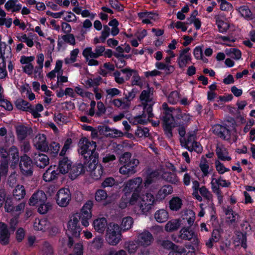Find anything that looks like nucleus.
<instances>
[{
    "label": "nucleus",
    "instance_id": "37998d69",
    "mask_svg": "<svg viewBox=\"0 0 255 255\" xmlns=\"http://www.w3.org/2000/svg\"><path fill=\"white\" fill-rule=\"evenodd\" d=\"M216 23L217 24L218 27L219 28V31L220 32L223 33L229 29V24L220 19L219 17H216Z\"/></svg>",
    "mask_w": 255,
    "mask_h": 255
},
{
    "label": "nucleus",
    "instance_id": "423d86ee",
    "mask_svg": "<svg viewBox=\"0 0 255 255\" xmlns=\"http://www.w3.org/2000/svg\"><path fill=\"white\" fill-rule=\"evenodd\" d=\"M161 120L164 132L168 138H171L173 136L172 130L177 125L172 113L163 112Z\"/></svg>",
    "mask_w": 255,
    "mask_h": 255
},
{
    "label": "nucleus",
    "instance_id": "a211bd4d",
    "mask_svg": "<svg viewBox=\"0 0 255 255\" xmlns=\"http://www.w3.org/2000/svg\"><path fill=\"white\" fill-rule=\"evenodd\" d=\"M153 117H150L143 108L142 114L140 115H138L134 117H131L128 119L129 122L130 124L136 125L138 124L144 125L147 123L148 121H150V119Z\"/></svg>",
    "mask_w": 255,
    "mask_h": 255
},
{
    "label": "nucleus",
    "instance_id": "0e129e2a",
    "mask_svg": "<svg viewBox=\"0 0 255 255\" xmlns=\"http://www.w3.org/2000/svg\"><path fill=\"white\" fill-rule=\"evenodd\" d=\"M103 245V240L100 237L95 238L91 243L92 247L97 250L101 249Z\"/></svg>",
    "mask_w": 255,
    "mask_h": 255
},
{
    "label": "nucleus",
    "instance_id": "c85d7f7f",
    "mask_svg": "<svg viewBox=\"0 0 255 255\" xmlns=\"http://www.w3.org/2000/svg\"><path fill=\"white\" fill-rule=\"evenodd\" d=\"M107 225V220L105 218L97 219L93 222V226L95 230L100 233L104 232Z\"/></svg>",
    "mask_w": 255,
    "mask_h": 255
},
{
    "label": "nucleus",
    "instance_id": "f3484780",
    "mask_svg": "<svg viewBox=\"0 0 255 255\" xmlns=\"http://www.w3.org/2000/svg\"><path fill=\"white\" fill-rule=\"evenodd\" d=\"M213 132L224 139L229 140L231 138V132L226 127L216 125L213 127Z\"/></svg>",
    "mask_w": 255,
    "mask_h": 255
},
{
    "label": "nucleus",
    "instance_id": "5fc2aeb1",
    "mask_svg": "<svg viewBox=\"0 0 255 255\" xmlns=\"http://www.w3.org/2000/svg\"><path fill=\"white\" fill-rule=\"evenodd\" d=\"M79 52V50L78 48H76L72 50L70 53V58H66L65 59V62L66 64L70 63H74L76 61V57Z\"/></svg>",
    "mask_w": 255,
    "mask_h": 255
},
{
    "label": "nucleus",
    "instance_id": "f704fd0d",
    "mask_svg": "<svg viewBox=\"0 0 255 255\" xmlns=\"http://www.w3.org/2000/svg\"><path fill=\"white\" fill-rule=\"evenodd\" d=\"M58 173L52 170V166L49 167L43 175V179L45 182H50L57 178Z\"/></svg>",
    "mask_w": 255,
    "mask_h": 255
},
{
    "label": "nucleus",
    "instance_id": "603ef678",
    "mask_svg": "<svg viewBox=\"0 0 255 255\" xmlns=\"http://www.w3.org/2000/svg\"><path fill=\"white\" fill-rule=\"evenodd\" d=\"M131 154L130 152H126L122 154L119 158L120 163L124 165L127 163L131 162Z\"/></svg>",
    "mask_w": 255,
    "mask_h": 255
},
{
    "label": "nucleus",
    "instance_id": "680f3d73",
    "mask_svg": "<svg viewBox=\"0 0 255 255\" xmlns=\"http://www.w3.org/2000/svg\"><path fill=\"white\" fill-rule=\"evenodd\" d=\"M187 149L190 151L194 150L198 153H201L202 151V147L201 144L196 141L192 143L189 146H188Z\"/></svg>",
    "mask_w": 255,
    "mask_h": 255
},
{
    "label": "nucleus",
    "instance_id": "338daca9",
    "mask_svg": "<svg viewBox=\"0 0 255 255\" xmlns=\"http://www.w3.org/2000/svg\"><path fill=\"white\" fill-rule=\"evenodd\" d=\"M37 206H38V212L41 214H46L51 208L50 204L45 203V202L39 204Z\"/></svg>",
    "mask_w": 255,
    "mask_h": 255
},
{
    "label": "nucleus",
    "instance_id": "bf43d9fd",
    "mask_svg": "<svg viewBox=\"0 0 255 255\" xmlns=\"http://www.w3.org/2000/svg\"><path fill=\"white\" fill-rule=\"evenodd\" d=\"M110 28L107 25H104L103 30L102 31L101 35L100 37V39L102 43H104L106 38L110 35Z\"/></svg>",
    "mask_w": 255,
    "mask_h": 255
},
{
    "label": "nucleus",
    "instance_id": "a19ab883",
    "mask_svg": "<svg viewBox=\"0 0 255 255\" xmlns=\"http://www.w3.org/2000/svg\"><path fill=\"white\" fill-rule=\"evenodd\" d=\"M133 219L130 217H126L123 219L121 225V230L126 231L130 229L133 224Z\"/></svg>",
    "mask_w": 255,
    "mask_h": 255
},
{
    "label": "nucleus",
    "instance_id": "4be33fe9",
    "mask_svg": "<svg viewBox=\"0 0 255 255\" xmlns=\"http://www.w3.org/2000/svg\"><path fill=\"white\" fill-rule=\"evenodd\" d=\"M10 233L7 225L3 223H0V243L1 245L8 244Z\"/></svg>",
    "mask_w": 255,
    "mask_h": 255
},
{
    "label": "nucleus",
    "instance_id": "79ce46f5",
    "mask_svg": "<svg viewBox=\"0 0 255 255\" xmlns=\"http://www.w3.org/2000/svg\"><path fill=\"white\" fill-rule=\"evenodd\" d=\"M220 238V235L218 230H214L212 232V237L208 241L206 242V245L209 248H212L214 243L218 241Z\"/></svg>",
    "mask_w": 255,
    "mask_h": 255
},
{
    "label": "nucleus",
    "instance_id": "9d476101",
    "mask_svg": "<svg viewBox=\"0 0 255 255\" xmlns=\"http://www.w3.org/2000/svg\"><path fill=\"white\" fill-rule=\"evenodd\" d=\"M157 201L154 196L150 193H147L143 195L139 203V207L143 214L148 212L152 207V206Z\"/></svg>",
    "mask_w": 255,
    "mask_h": 255
},
{
    "label": "nucleus",
    "instance_id": "b1692460",
    "mask_svg": "<svg viewBox=\"0 0 255 255\" xmlns=\"http://www.w3.org/2000/svg\"><path fill=\"white\" fill-rule=\"evenodd\" d=\"M16 133L17 136V139L22 141L24 140L32 132L30 128L25 127L23 125H19L15 127Z\"/></svg>",
    "mask_w": 255,
    "mask_h": 255
},
{
    "label": "nucleus",
    "instance_id": "aec40b11",
    "mask_svg": "<svg viewBox=\"0 0 255 255\" xmlns=\"http://www.w3.org/2000/svg\"><path fill=\"white\" fill-rule=\"evenodd\" d=\"M72 162L67 157H61L59 159L58 169L62 174L68 173L71 168Z\"/></svg>",
    "mask_w": 255,
    "mask_h": 255
},
{
    "label": "nucleus",
    "instance_id": "c756f323",
    "mask_svg": "<svg viewBox=\"0 0 255 255\" xmlns=\"http://www.w3.org/2000/svg\"><path fill=\"white\" fill-rule=\"evenodd\" d=\"M0 57L7 58L8 60H10L12 57L10 47L1 42H0Z\"/></svg>",
    "mask_w": 255,
    "mask_h": 255
},
{
    "label": "nucleus",
    "instance_id": "f257e3e1",
    "mask_svg": "<svg viewBox=\"0 0 255 255\" xmlns=\"http://www.w3.org/2000/svg\"><path fill=\"white\" fill-rule=\"evenodd\" d=\"M78 145V152L85 160L84 164L92 160L95 162L97 159H99V153L96 150V142L90 141L87 138L84 137L80 139Z\"/></svg>",
    "mask_w": 255,
    "mask_h": 255
},
{
    "label": "nucleus",
    "instance_id": "20e7f679",
    "mask_svg": "<svg viewBox=\"0 0 255 255\" xmlns=\"http://www.w3.org/2000/svg\"><path fill=\"white\" fill-rule=\"evenodd\" d=\"M80 220V215L78 213H76L70 218L67 223V229L66 230V234L68 237L73 236V237L77 238L80 236L81 229L79 224Z\"/></svg>",
    "mask_w": 255,
    "mask_h": 255
},
{
    "label": "nucleus",
    "instance_id": "0eeeda50",
    "mask_svg": "<svg viewBox=\"0 0 255 255\" xmlns=\"http://www.w3.org/2000/svg\"><path fill=\"white\" fill-rule=\"evenodd\" d=\"M99 160L97 159V161H94L86 163L85 168L86 170L90 173L91 177L95 180H98L102 177L103 173V167L101 164L98 163Z\"/></svg>",
    "mask_w": 255,
    "mask_h": 255
},
{
    "label": "nucleus",
    "instance_id": "09e8293b",
    "mask_svg": "<svg viewBox=\"0 0 255 255\" xmlns=\"http://www.w3.org/2000/svg\"><path fill=\"white\" fill-rule=\"evenodd\" d=\"M199 192L201 195L207 200H212L213 195L205 186L200 188Z\"/></svg>",
    "mask_w": 255,
    "mask_h": 255
},
{
    "label": "nucleus",
    "instance_id": "473e14b6",
    "mask_svg": "<svg viewBox=\"0 0 255 255\" xmlns=\"http://www.w3.org/2000/svg\"><path fill=\"white\" fill-rule=\"evenodd\" d=\"M169 208L173 211L179 210L183 205L182 200L178 197H173L169 202Z\"/></svg>",
    "mask_w": 255,
    "mask_h": 255
},
{
    "label": "nucleus",
    "instance_id": "6e6d98bb",
    "mask_svg": "<svg viewBox=\"0 0 255 255\" xmlns=\"http://www.w3.org/2000/svg\"><path fill=\"white\" fill-rule=\"evenodd\" d=\"M107 194L106 192L104 190H98L95 193V200L98 202H100L102 200H104L107 198Z\"/></svg>",
    "mask_w": 255,
    "mask_h": 255
},
{
    "label": "nucleus",
    "instance_id": "e2e57ef3",
    "mask_svg": "<svg viewBox=\"0 0 255 255\" xmlns=\"http://www.w3.org/2000/svg\"><path fill=\"white\" fill-rule=\"evenodd\" d=\"M8 163L7 160H1L0 164V176H5L8 171Z\"/></svg>",
    "mask_w": 255,
    "mask_h": 255
},
{
    "label": "nucleus",
    "instance_id": "6ab92c4d",
    "mask_svg": "<svg viewBox=\"0 0 255 255\" xmlns=\"http://www.w3.org/2000/svg\"><path fill=\"white\" fill-rule=\"evenodd\" d=\"M190 50V48L188 47L181 51L178 58V63L180 68L186 67L187 64L191 60V55L188 53Z\"/></svg>",
    "mask_w": 255,
    "mask_h": 255
},
{
    "label": "nucleus",
    "instance_id": "f03ea898",
    "mask_svg": "<svg viewBox=\"0 0 255 255\" xmlns=\"http://www.w3.org/2000/svg\"><path fill=\"white\" fill-rule=\"evenodd\" d=\"M154 88L148 87L146 90H143L139 96L140 100L142 102V105L144 110H146L147 113L150 117H153L152 106L154 102Z\"/></svg>",
    "mask_w": 255,
    "mask_h": 255
},
{
    "label": "nucleus",
    "instance_id": "c03bdc74",
    "mask_svg": "<svg viewBox=\"0 0 255 255\" xmlns=\"http://www.w3.org/2000/svg\"><path fill=\"white\" fill-rule=\"evenodd\" d=\"M157 242L159 246L166 250H171L172 247H174V243L168 240H158Z\"/></svg>",
    "mask_w": 255,
    "mask_h": 255
},
{
    "label": "nucleus",
    "instance_id": "4c0bfd02",
    "mask_svg": "<svg viewBox=\"0 0 255 255\" xmlns=\"http://www.w3.org/2000/svg\"><path fill=\"white\" fill-rule=\"evenodd\" d=\"M161 177L163 180L172 184H177L179 182V179L174 172H164Z\"/></svg>",
    "mask_w": 255,
    "mask_h": 255
},
{
    "label": "nucleus",
    "instance_id": "393cba45",
    "mask_svg": "<svg viewBox=\"0 0 255 255\" xmlns=\"http://www.w3.org/2000/svg\"><path fill=\"white\" fill-rule=\"evenodd\" d=\"M85 166L82 163H78L71 166L69 177L72 179H75L77 176L85 172Z\"/></svg>",
    "mask_w": 255,
    "mask_h": 255
},
{
    "label": "nucleus",
    "instance_id": "dca6fc26",
    "mask_svg": "<svg viewBox=\"0 0 255 255\" xmlns=\"http://www.w3.org/2000/svg\"><path fill=\"white\" fill-rule=\"evenodd\" d=\"M47 197L45 193L42 190H38L32 194L30 198L28 204L30 206H36L46 202Z\"/></svg>",
    "mask_w": 255,
    "mask_h": 255
},
{
    "label": "nucleus",
    "instance_id": "39448f33",
    "mask_svg": "<svg viewBox=\"0 0 255 255\" xmlns=\"http://www.w3.org/2000/svg\"><path fill=\"white\" fill-rule=\"evenodd\" d=\"M161 120L164 132L168 138H171L173 136L172 130L177 125L172 113L163 112Z\"/></svg>",
    "mask_w": 255,
    "mask_h": 255
},
{
    "label": "nucleus",
    "instance_id": "e433bc0d",
    "mask_svg": "<svg viewBox=\"0 0 255 255\" xmlns=\"http://www.w3.org/2000/svg\"><path fill=\"white\" fill-rule=\"evenodd\" d=\"M25 190L23 185H17L13 191V196L16 200H20L25 195Z\"/></svg>",
    "mask_w": 255,
    "mask_h": 255
},
{
    "label": "nucleus",
    "instance_id": "412c9836",
    "mask_svg": "<svg viewBox=\"0 0 255 255\" xmlns=\"http://www.w3.org/2000/svg\"><path fill=\"white\" fill-rule=\"evenodd\" d=\"M33 145L36 149L43 152L45 151L47 144L46 137L44 134H38L33 138Z\"/></svg>",
    "mask_w": 255,
    "mask_h": 255
},
{
    "label": "nucleus",
    "instance_id": "13d9d810",
    "mask_svg": "<svg viewBox=\"0 0 255 255\" xmlns=\"http://www.w3.org/2000/svg\"><path fill=\"white\" fill-rule=\"evenodd\" d=\"M14 207V203L11 198H7L5 202L4 208L7 212H13Z\"/></svg>",
    "mask_w": 255,
    "mask_h": 255
},
{
    "label": "nucleus",
    "instance_id": "1a4fd4ad",
    "mask_svg": "<svg viewBox=\"0 0 255 255\" xmlns=\"http://www.w3.org/2000/svg\"><path fill=\"white\" fill-rule=\"evenodd\" d=\"M21 173L25 176H31L33 174V165L31 159L24 154L20 157L19 164Z\"/></svg>",
    "mask_w": 255,
    "mask_h": 255
},
{
    "label": "nucleus",
    "instance_id": "2eb2a0df",
    "mask_svg": "<svg viewBox=\"0 0 255 255\" xmlns=\"http://www.w3.org/2000/svg\"><path fill=\"white\" fill-rule=\"evenodd\" d=\"M31 157L33 162L37 167L44 168L49 163V159L46 154L40 153H34Z\"/></svg>",
    "mask_w": 255,
    "mask_h": 255
},
{
    "label": "nucleus",
    "instance_id": "58836bf2",
    "mask_svg": "<svg viewBox=\"0 0 255 255\" xmlns=\"http://www.w3.org/2000/svg\"><path fill=\"white\" fill-rule=\"evenodd\" d=\"M180 237L185 240H191L195 236V233L188 227H184L180 230Z\"/></svg>",
    "mask_w": 255,
    "mask_h": 255
},
{
    "label": "nucleus",
    "instance_id": "a18cd8bd",
    "mask_svg": "<svg viewBox=\"0 0 255 255\" xmlns=\"http://www.w3.org/2000/svg\"><path fill=\"white\" fill-rule=\"evenodd\" d=\"M199 186L200 184L198 181L196 180L193 181L192 188L193 192L192 195L198 201L201 202L202 201V197L198 193V190L199 191L200 189Z\"/></svg>",
    "mask_w": 255,
    "mask_h": 255
},
{
    "label": "nucleus",
    "instance_id": "2f4dec72",
    "mask_svg": "<svg viewBox=\"0 0 255 255\" xmlns=\"http://www.w3.org/2000/svg\"><path fill=\"white\" fill-rule=\"evenodd\" d=\"M60 149L59 143L54 141L51 142L49 145L47 144L46 146L45 151L44 152H47L52 156H55L58 153Z\"/></svg>",
    "mask_w": 255,
    "mask_h": 255
},
{
    "label": "nucleus",
    "instance_id": "8fccbe9b",
    "mask_svg": "<svg viewBox=\"0 0 255 255\" xmlns=\"http://www.w3.org/2000/svg\"><path fill=\"white\" fill-rule=\"evenodd\" d=\"M113 105L117 107L121 108L123 110H127L129 108V105L128 102H123L119 99H114L112 102Z\"/></svg>",
    "mask_w": 255,
    "mask_h": 255
},
{
    "label": "nucleus",
    "instance_id": "9b49d317",
    "mask_svg": "<svg viewBox=\"0 0 255 255\" xmlns=\"http://www.w3.org/2000/svg\"><path fill=\"white\" fill-rule=\"evenodd\" d=\"M93 206L92 201H87L82 207L81 212L78 213L80 215L82 224L85 227H87L89 225V221L92 218L91 210Z\"/></svg>",
    "mask_w": 255,
    "mask_h": 255
},
{
    "label": "nucleus",
    "instance_id": "69168bd1",
    "mask_svg": "<svg viewBox=\"0 0 255 255\" xmlns=\"http://www.w3.org/2000/svg\"><path fill=\"white\" fill-rule=\"evenodd\" d=\"M230 56L236 60H239L241 57V52L236 48H231L228 52Z\"/></svg>",
    "mask_w": 255,
    "mask_h": 255
},
{
    "label": "nucleus",
    "instance_id": "de8ad7c7",
    "mask_svg": "<svg viewBox=\"0 0 255 255\" xmlns=\"http://www.w3.org/2000/svg\"><path fill=\"white\" fill-rule=\"evenodd\" d=\"M109 25L112 27L111 29V34L113 36L117 35L120 31L119 28L118 27L119 25L118 21L114 18L109 22Z\"/></svg>",
    "mask_w": 255,
    "mask_h": 255
},
{
    "label": "nucleus",
    "instance_id": "4d7b16f0",
    "mask_svg": "<svg viewBox=\"0 0 255 255\" xmlns=\"http://www.w3.org/2000/svg\"><path fill=\"white\" fill-rule=\"evenodd\" d=\"M116 180L113 177H107L102 182L101 187L105 188L107 187H111L116 184Z\"/></svg>",
    "mask_w": 255,
    "mask_h": 255
},
{
    "label": "nucleus",
    "instance_id": "bb28decb",
    "mask_svg": "<svg viewBox=\"0 0 255 255\" xmlns=\"http://www.w3.org/2000/svg\"><path fill=\"white\" fill-rule=\"evenodd\" d=\"M216 152L218 158L221 160L230 161L231 160V157L228 156L227 149L222 145L217 144Z\"/></svg>",
    "mask_w": 255,
    "mask_h": 255
},
{
    "label": "nucleus",
    "instance_id": "6e6552de",
    "mask_svg": "<svg viewBox=\"0 0 255 255\" xmlns=\"http://www.w3.org/2000/svg\"><path fill=\"white\" fill-rule=\"evenodd\" d=\"M154 237L148 230H144L138 233L136 236V243L139 247L144 248H147L153 244Z\"/></svg>",
    "mask_w": 255,
    "mask_h": 255
},
{
    "label": "nucleus",
    "instance_id": "cd10ccee",
    "mask_svg": "<svg viewBox=\"0 0 255 255\" xmlns=\"http://www.w3.org/2000/svg\"><path fill=\"white\" fill-rule=\"evenodd\" d=\"M196 138V134L195 131L189 132L187 134V138H181L180 141L181 144L182 146L187 148L188 146H190V144H192V143L195 142V139Z\"/></svg>",
    "mask_w": 255,
    "mask_h": 255
},
{
    "label": "nucleus",
    "instance_id": "f8f14e48",
    "mask_svg": "<svg viewBox=\"0 0 255 255\" xmlns=\"http://www.w3.org/2000/svg\"><path fill=\"white\" fill-rule=\"evenodd\" d=\"M71 199V193L67 188L60 189L56 194V203L60 207H66Z\"/></svg>",
    "mask_w": 255,
    "mask_h": 255
},
{
    "label": "nucleus",
    "instance_id": "4468645a",
    "mask_svg": "<svg viewBox=\"0 0 255 255\" xmlns=\"http://www.w3.org/2000/svg\"><path fill=\"white\" fill-rule=\"evenodd\" d=\"M142 179L140 177L130 179L125 183V189L129 191L140 192L142 188Z\"/></svg>",
    "mask_w": 255,
    "mask_h": 255
},
{
    "label": "nucleus",
    "instance_id": "49530a36",
    "mask_svg": "<svg viewBox=\"0 0 255 255\" xmlns=\"http://www.w3.org/2000/svg\"><path fill=\"white\" fill-rule=\"evenodd\" d=\"M82 54L87 61L90 58H97L95 52L92 51V49L90 47L85 48Z\"/></svg>",
    "mask_w": 255,
    "mask_h": 255
},
{
    "label": "nucleus",
    "instance_id": "774afa93",
    "mask_svg": "<svg viewBox=\"0 0 255 255\" xmlns=\"http://www.w3.org/2000/svg\"><path fill=\"white\" fill-rule=\"evenodd\" d=\"M42 252L43 255H53V249L47 242H45L43 245Z\"/></svg>",
    "mask_w": 255,
    "mask_h": 255
},
{
    "label": "nucleus",
    "instance_id": "052dcab7",
    "mask_svg": "<svg viewBox=\"0 0 255 255\" xmlns=\"http://www.w3.org/2000/svg\"><path fill=\"white\" fill-rule=\"evenodd\" d=\"M135 134L139 137H147L149 136V129L146 128L138 127L135 131Z\"/></svg>",
    "mask_w": 255,
    "mask_h": 255
},
{
    "label": "nucleus",
    "instance_id": "7ed1b4c3",
    "mask_svg": "<svg viewBox=\"0 0 255 255\" xmlns=\"http://www.w3.org/2000/svg\"><path fill=\"white\" fill-rule=\"evenodd\" d=\"M121 230L120 227L114 223H110L106 231V240L112 246L117 245L121 240Z\"/></svg>",
    "mask_w": 255,
    "mask_h": 255
},
{
    "label": "nucleus",
    "instance_id": "5701e85b",
    "mask_svg": "<svg viewBox=\"0 0 255 255\" xmlns=\"http://www.w3.org/2000/svg\"><path fill=\"white\" fill-rule=\"evenodd\" d=\"M16 107L20 110L29 112L32 114L33 117L38 116V114L31 109V105L23 99H17L15 103Z\"/></svg>",
    "mask_w": 255,
    "mask_h": 255
},
{
    "label": "nucleus",
    "instance_id": "3c124183",
    "mask_svg": "<svg viewBox=\"0 0 255 255\" xmlns=\"http://www.w3.org/2000/svg\"><path fill=\"white\" fill-rule=\"evenodd\" d=\"M239 11L242 16L245 18H252V13L250 9L247 6L244 5L241 6Z\"/></svg>",
    "mask_w": 255,
    "mask_h": 255
},
{
    "label": "nucleus",
    "instance_id": "ddd939ff",
    "mask_svg": "<svg viewBox=\"0 0 255 255\" xmlns=\"http://www.w3.org/2000/svg\"><path fill=\"white\" fill-rule=\"evenodd\" d=\"M139 161L136 158H132L131 162L124 164L119 169V172L126 176L129 177L134 174L136 172V168L139 164Z\"/></svg>",
    "mask_w": 255,
    "mask_h": 255
},
{
    "label": "nucleus",
    "instance_id": "a878e982",
    "mask_svg": "<svg viewBox=\"0 0 255 255\" xmlns=\"http://www.w3.org/2000/svg\"><path fill=\"white\" fill-rule=\"evenodd\" d=\"M173 192L172 186L166 185L162 186L158 191L156 198L157 200H162L164 199L167 196L171 194Z\"/></svg>",
    "mask_w": 255,
    "mask_h": 255
},
{
    "label": "nucleus",
    "instance_id": "72a5a7b5",
    "mask_svg": "<svg viewBox=\"0 0 255 255\" xmlns=\"http://www.w3.org/2000/svg\"><path fill=\"white\" fill-rule=\"evenodd\" d=\"M168 218V213L164 209L158 210L154 214V218L158 223H164L167 221Z\"/></svg>",
    "mask_w": 255,
    "mask_h": 255
},
{
    "label": "nucleus",
    "instance_id": "864d4df0",
    "mask_svg": "<svg viewBox=\"0 0 255 255\" xmlns=\"http://www.w3.org/2000/svg\"><path fill=\"white\" fill-rule=\"evenodd\" d=\"M179 100V93L177 91H173L170 93L168 97V102L171 104H176Z\"/></svg>",
    "mask_w": 255,
    "mask_h": 255
},
{
    "label": "nucleus",
    "instance_id": "7c9ffc66",
    "mask_svg": "<svg viewBox=\"0 0 255 255\" xmlns=\"http://www.w3.org/2000/svg\"><path fill=\"white\" fill-rule=\"evenodd\" d=\"M180 219H172L168 221L165 226V230L167 232H172L177 230L180 226Z\"/></svg>",
    "mask_w": 255,
    "mask_h": 255
},
{
    "label": "nucleus",
    "instance_id": "ea45409f",
    "mask_svg": "<svg viewBox=\"0 0 255 255\" xmlns=\"http://www.w3.org/2000/svg\"><path fill=\"white\" fill-rule=\"evenodd\" d=\"M225 214L227 215L226 222L229 225H233L237 221L239 215L234 213L232 209H226Z\"/></svg>",
    "mask_w": 255,
    "mask_h": 255
},
{
    "label": "nucleus",
    "instance_id": "c9c22d12",
    "mask_svg": "<svg viewBox=\"0 0 255 255\" xmlns=\"http://www.w3.org/2000/svg\"><path fill=\"white\" fill-rule=\"evenodd\" d=\"M33 226L34 229L36 230L45 231L49 228V223L46 219H36Z\"/></svg>",
    "mask_w": 255,
    "mask_h": 255
}]
</instances>
